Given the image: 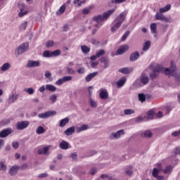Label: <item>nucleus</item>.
<instances>
[{
    "mask_svg": "<svg viewBox=\"0 0 180 180\" xmlns=\"http://www.w3.org/2000/svg\"><path fill=\"white\" fill-rule=\"evenodd\" d=\"M27 169V163H23L20 165V169Z\"/></svg>",
    "mask_w": 180,
    "mask_h": 180,
    "instance_id": "nucleus-59",
    "label": "nucleus"
},
{
    "mask_svg": "<svg viewBox=\"0 0 180 180\" xmlns=\"http://www.w3.org/2000/svg\"><path fill=\"white\" fill-rule=\"evenodd\" d=\"M67 73L69 75H72L74 74H75V70H74V69L70 68V67H68L67 68Z\"/></svg>",
    "mask_w": 180,
    "mask_h": 180,
    "instance_id": "nucleus-48",
    "label": "nucleus"
},
{
    "mask_svg": "<svg viewBox=\"0 0 180 180\" xmlns=\"http://www.w3.org/2000/svg\"><path fill=\"white\" fill-rule=\"evenodd\" d=\"M65 4L61 6L59 8V11L56 12V15H62V13H64V12H65Z\"/></svg>",
    "mask_w": 180,
    "mask_h": 180,
    "instance_id": "nucleus-38",
    "label": "nucleus"
},
{
    "mask_svg": "<svg viewBox=\"0 0 180 180\" xmlns=\"http://www.w3.org/2000/svg\"><path fill=\"white\" fill-rule=\"evenodd\" d=\"M179 134H180L179 131H175L172 133V137H178V136H179Z\"/></svg>",
    "mask_w": 180,
    "mask_h": 180,
    "instance_id": "nucleus-63",
    "label": "nucleus"
},
{
    "mask_svg": "<svg viewBox=\"0 0 180 180\" xmlns=\"http://www.w3.org/2000/svg\"><path fill=\"white\" fill-rule=\"evenodd\" d=\"M115 11H116V9L112 8L110 10H108L107 12L104 13L103 15H95L93 17L92 20H94V22H96V23L105 22V20L109 19V18L110 17V15H113V13H115Z\"/></svg>",
    "mask_w": 180,
    "mask_h": 180,
    "instance_id": "nucleus-1",
    "label": "nucleus"
},
{
    "mask_svg": "<svg viewBox=\"0 0 180 180\" xmlns=\"http://www.w3.org/2000/svg\"><path fill=\"white\" fill-rule=\"evenodd\" d=\"M153 72H156V74H158V72H162L164 71V68L161 66H155L153 68Z\"/></svg>",
    "mask_w": 180,
    "mask_h": 180,
    "instance_id": "nucleus-35",
    "label": "nucleus"
},
{
    "mask_svg": "<svg viewBox=\"0 0 180 180\" xmlns=\"http://www.w3.org/2000/svg\"><path fill=\"white\" fill-rule=\"evenodd\" d=\"M34 67H40V61L39 60H28L26 68H33Z\"/></svg>",
    "mask_w": 180,
    "mask_h": 180,
    "instance_id": "nucleus-7",
    "label": "nucleus"
},
{
    "mask_svg": "<svg viewBox=\"0 0 180 180\" xmlns=\"http://www.w3.org/2000/svg\"><path fill=\"white\" fill-rule=\"evenodd\" d=\"M49 150H50V146H45L43 148V149H39L37 150V153L39 154V155H41V154L49 155Z\"/></svg>",
    "mask_w": 180,
    "mask_h": 180,
    "instance_id": "nucleus-14",
    "label": "nucleus"
},
{
    "mask_svg": "<svg viewBox=\"0 0 180 180\" xmlns=\"http://www.w3.org/2000/svg\"><path fill=\"white\" fill-rule=\"evenodd\" d=\"M172 169H174V167L172 165H167L162 171L165 174H171L172 172Z\"/></svg>",
    "mask_w": 180,
    "mask_h": 180,
    "instance_id": "nucleus-28",
    "label": "nucleus"
},
{
    "mask_svg": "<svg viewBox=\"0 0 180 180\" xmlns=\"http://www.w3.org/2000/svg\"><path fill=\"white\" fill-rule=\"evenodd\" d=\"M46 91H50V92H56V91H57V87L53 84H46Z\"/></svg>",
    "mask_w": 180,
    "mask_h": 180,
    "instance_id": "nucleus-27",
    "label": "nucleus"
},
{
    "mask_svg": "<svg viewBox=\"0 0 180 180\" xmlns=\"http://www.w3.org/2000/svg\"><path fill=\"white\" fill-rule=\"evenodd\" d=\"M99 97L103 101H106V99L109 98V93L108 90H101L99 93Z\"/></svg>",
    "mask_w": 180,
    "mask_h": 180,
    "instance_id": "nucleus-13",
    "label": "nucleus"
},
{
    "mask_svg": "<svg viewBox=\"0 0 180 180\" xmlns=\"http://www.w3.org/2000/svg\"><path fill=\"white\" fill-rule=\"evenodd\" d=\"M124 115H133L134 113V110L133 109H126L124 110Z\"/></svg>",
    "mask_w": 180,
    "mask_h": 180,
    "instance_id": "nucleus-47",
    "label": "nucleus"
},
{
    "mask_svg": "<svg viewBox=\"0 0 180 180\" xmlns=\"http://www.w3.org/2000/svg\"><path fill=\"white\" fill-rule=\"evenodd\" d=\"M89 12H91L89 8H84L82 10L83 15H88V13H89Z\"/></svg>",
    "mask_w": 180,
    "mask_h": 180,
    "instance_id": "nucleus-62",
    "label": "nucleus"
},
{
    "mask_svg": "<svg viewBox=\"0 0 180 180\" xmlns=\"http://www.w3.org/2000/svg\"><path fill=\"white\" fill-rule=\"evenodd\" d=\"M171 9V4H167L165 7L160 8V12L164 13L165 12H168Z\"/></svg>",
    "mask_w": 180,
    "mask_h": 180,
    "instance_id": "nucleus-34",
    "label": "nucleus"
},
{
    "mask_svg": "<svg viewBox=\"0 0 180 180\" xmlns=\"http://www.w3.org/2000/svg\"><path fill=\"white\" fill-rule=\"evenodd\" d=\"M127 11H124L118 15L117 19H119V20L123 23V22H124V20L126 19V17L127 16Z\"/></svg>",
    "mask_w": 180,
    "mask_h": 180,
    "instance_id": "nucleus-21",
    "label": "nucleus"
},
{
    "mask_svg": "<svg viewBox=\"0 0 180 180\" xmlns=\"http://www.w3.org/2000/svg\"><path fill=\"white\" fill-rule=\"evenodd\" d=\"M123 136L124 135V129H120L119 131H117V132H112L111 134H110V137L112 139H120V136Z\"/></svg>",
    "mask_w": 180,
    "mask_h": 180,
    "instance_id": "nucleus-11",
    "label": "nucleus"
},
{
    "mask_svg": "<svg viewBox=\"0 0 180 180\" xmlns=\"http://www.w3.org/2000/svg\"><path fill=\"white\" fill-rule=\"evenodd\" d=\"M81 50L84 54H88L91 51V48L86 46V45L81 46Z\"/></svg>",
    "mask_w": 180,
    "mask_h": 180,
    "instance_id": "nucleus-31",
    "label": "nucleus"
},
{
    "mask_svg": "<svg viewBox=\"0 0 180 180\" xmlns=\"http://www.w3.org/2000/svg\"><path fill=\"white\" fill-rule=\"evenodd\" d=\"M90 106L91 108H98V103L95 101V100L92 99V98H89Z\"/></svg>",
    "mask_w": 180,
    "mask_h": 180,
    "instance_id": "nucleus-37",
    "label": "nucleus"
},
{
    "mask_svg": "<svg viewBox=\"0 0 180 180\" xmlns=\"http://www.w3.org/2000/svg\"><path fill=\"white\" fill-rule=\"evenodd\" d=\"M12 147L15 149L19 148V143L18 142H13Z\"/></svg>",
    "mask_w": 180,
    "mask_h": 180,
    "instance_id": "nucleus-61",
    "label": "nucleus"
},
{
    "mask_svg": "<svg viewBox=\"0 0 180 180\" xmlns=\"http://www.w3.org/2000/svg\"><path fill=\"white\" fill-rule=\"evenodd\" d=\"M141 136L143 137V139H150V137L153 136V133L151 132V131L147 130L145 132L141 133Z\"/></svg>",
    "mask_w": 180,
    "mask_h": 180,
    "instance_id": "nucleus-23",
    "label": "nucleus"
},
{
    "mask_svg": "<svg viewBox=\"0 0 180 180\" xmlns=\"http://www.w3.org/2000/svg\"><path fill=\"white\" fill-rule=\"evenodd\" d=\"M98 75V72H94L92 73L89 74L86 77H85V81L86 82H91V80L94 79L95 77Z\"/></svg>",
    "mask_w": 180,
    "mask_h": 180,
    "instance_id": "nucleus-15",
    "label": "nucleus"
},
{
    "mask_svg": "<svg viewBox=\"0 0 180 180\" xmlns=\"http://www.w3.org/2000/svg\"><path fill=\"white\" fill-rule=\"evenodd\" d=\"M89 129V125L88 124H82L81 127H77L76 129V132L77 133H81V131H84L85 130H88Z\"/></svg>",
    "mask_w": 180,
    "mask_h": 180,
    "instance_id": "nucleus-22",
    "label": "nucleus"
},
{
    "mask_svg": "<svg viewBox=\"0 0 180 180\" xmlns=\"http://www.w3.org/2000/svg\"><path fill=\"white\" fill-rule=\"evenodd\" d=\"M61 54V51L60 49H57L54 51H52V57H58Z\"/></svg>",
    "mask_w": 180,
    "mask_h": 180,
    "instance_id": "nucleus-45",
    "label": "nucleus"
},
{
    "mask_svg": "<svg viewBox=\"0 0 180 180\" xmlns=\"http://www.w3.org/2000/svg\"><path fill=\"white\" fill-rule=\"evenodd\" d=\"M25 91L29 94V95H33L34 94V89L33 88L30 87L25 90Z\"/></svg>",
    "mask_w": 180,
    "mask_h": 180,
    "instance_id": "nucleus-53",
    "label": "nucleus"
},
{
    "mask_svg": "<svg viewBox=\"0 0 180 180\" xmlns=\"http://www.w3.org/2000/svg\"><path fill=\"white\" fill-rule=\"evenodd\" d=\"M148 77L146 76V75H141L140 77V82L142 86L147 85L148 84Z\"/></svg>",
    "mask_w": 180,
    "mask_h": 180,
    "instance_id": "nucleus-17",
    "label": "nucleus"
},
{
    "mask_svg": "<svg viewBox=\"0 0 180 180\" xmlns=\"http://www.w3.org/2000/svg\"><path fill=\"white\" fill-rule=\"evenodd\" d=\"M124 84H126V77H122L117 82V88H122Z\"/></svg>",
    "mask_w": 180,
    "mask_h": 180,
    "instance_id": "nucleus-26",
    "label": "nucleus"
},
{
    "mask_svg": "<svg viewBox=\"0 0 180 180\" xmlns=\"http://www.w3.org/2000/svg\"><path fill=\"white\" fill-rule=\"evenodd\" d=\"M12 129L11 128H7L3 129L1 131H0V139H5L9 136V134H12Z\"/></svg>",
    "mask_w": 180,
    "mask_h": 180,
    "instance_id": "nucleus-6",
    "label": "nucleus"
},
{
    "mask_svg": "<svg viewBox=\"0 0 180 180\" xmlns=\"http://www.w3.org/2000/svg\"><path fill=\"white\" fill-rule=\"evenodd\" d=\"M174 154H175V155H179V154H180V148H175Z\"/></svg>",
    "mask_w": 180,
    "mask_h": 180,
    "instance_id": "nucleus-64",
    "label": "nucleus"
},
{
    "mask_svg": "<svg viewBox=\"0 0 180 180\" xmlns=\"http://www.w3.org/2000/svg\"><path fill=\"white\" fill-rule=\"evenodd\" d=\"M151 46V41H147L144 43L143 46L142 48L143 51H147L148 49Z\"/></svg>",
    "mask_w": 180,
    "mask_h": 180,
    "instance_id": "nucleus-30",
    "label": "nucleus"
},
{
    "mask_svg": "<svg viewBox=\"0 0 180 180\" xmlns=\"http://www.w3.org/2000/svg\"><path fill=\"white\" fill-rule=\"evenodd\" d=\"M123 22H122V21H120V20H118L115 24V27L116 28V29H119V27H120V26H122V24Z\"/></svg>",
    "mask_w": 180,
    "mask_h": 180,
    "instance_id": "nucleus-58",
    "label": "nucleus"
},
{
    "mask_svg": "<svg viewBox=\"0 0 180 180\" xmlns=\"http://www.w3.org/2000/svg\"><path fill=\"white\" fill-rule=\"evenodd\" d=\"M150 32L153 34L157 33V23L153 22L150 24Z\"/></svg>",
    "mask_w": 180,
    "mask_h": 180,
    "instance_id": "nucleus-36",
    "label": "nucleus"
},
{
    "mask_svg": "<svg viewBox=\"0 0 180 180\" xmlns=\"http://www.w3.org/2000/svg\"><path fill=\"white\" fill-rule=\"evenodd\" d=\"M18 96H19L18 94H13L8 98V103H13V102H15V101H16V99H18Z\"/></svg>",
    "mask_w": 180,
    "mask_h": 180,
    "instance_id": "nucleus-33",
    "label": "nucleus"
},
{
    "mask_svg": "<svg viewBox=\"0 0 180 180\" xmlns=\"http://www.w3.org/2000/svg\"><path fill=\"white\" fill-rule=\"evenodd\" d=\"M29 49V43L25 42L20 44L18 48L15 49V56H22L23 53H26Z\"/></svg>",
    "mask_w": 180,
    "mask_h": 180,
    "instance_id": "nucleus-3",
    "label": "nucleus"
},
{
    "mask_svg": "<svg viewBox=\"0 0 180 180\" xmlns=\"http://www.w3.org/2000/svg\"><path fill=\"white\" fill-rule=\"evenodd\" d=\"M155 19L156 20H161L162 22H165L166 23H168V22H169V20L165 18L164 14H162V13L161 12L157 13L155 14Z\"/></svg>",
    "mask_w": 180,
    "mask_h": 180,
    "instance_id": "nucleus-8",
    "label": "nucleus"
},
{
    "mask_svg": "<svg viewBox=\"0 0 180 180\" xmlns=\"http://www.w3.org/2000/svg\"><path fill=\"white\" fill-rule=\"evenodd\" d=\"M119 72H121L122 74H130V72H133V68H123L119 69Z\"/></svg>",
    "mask_w": 180,
    "mask_h": 180,
    "instance_id": "nucleus-20",
    "label": "nucleus"
},
{
    "mask_svg": "<svg viewBox=\"0 0 180 180\" xmlns=\"http://www.w3.org/2000/svg\"><path fill=\"white\" fill-rule=\"evenodd\" d=\"M125 173L128 176H131L133 175V167L131 166H128L125 169Z\"/></svg>",
    "mask_w": 180,
    "mask_h": 180,
    "instance_id": "nucleus-29",
    "label": "nucleus"
},
{
    "mask_svg": "<svg viewBox=\"0 0 180 180\" xmlns=\"http://www.w3.org/2000/svg\"><path fill=\"white\" fill-rule=\"evenodd\" d=\"M49 174L47 173H42L38 175V178H47Z\"/></svg>",
    "mask_w": 180,
    "mask_h": 180,
    "instance_id": "nucleus-60",
    "label": "nucleus"
},
{
    "mask_svg": "<svg viewBox=\"0 0 180 180\" xmlns=\"http://www.w3.org/2000/svg\"><path fill=\"white\" fill-rule=\"evenodd\" d=\"M56 115H57L56 111L50 110L39 114L38 117H39V119H47L49 117H51V116H56Z\"/></svg>",
    "mask_w": 180,
    "mask_h": 180,
    "instance_id": "nucleus-4",
    "label": "nucleus"
},
{
    "mask_svg": "<svg viewBox=\"0 0 180 180\" xmlns=\"http://www.w3.org/2000/svg\"><path fill=\"white\" fill-rule=\"evenodd\" d=\"M0 171H6V166L3 162H0Z\"/></svg>",
    "mask_w": 180,
    "mask_h": 180,
    "instance_id": "nucleus-55",
    "label": "nucleus"
},
{
    "mask_svg": "<svg viewBox=\"0 0 180 180\" xmlns=\"http://www.w3.org/2000/svg\"><path fill=\"white\" fill-rule=\"evenodd\" d=\"M160 174V171L157 168H154L152 172V175L154 176V178H156V176Z\"/></svg>",
    "mask_w": 180,
    "mask_h": 180,
    "instance_id": "nucleus-49",
    "label": "nucleus"
},
{
    "mask_svg": "<svg viewBox=\"0 0 180 180\" xmlns=\"http://www.w3.org/2000/svg\"><path fill=\"white\" fill-rule=\"evenodd\" d=\"M105 50L101 49L96 53V56L97 58H99V57H102V56H105Z\"/></svg>",
    "mask_w": 180,
    "mask_h": 180,
    "instance_id": "nucleus-44",
    "label": "nucleus"
},
{
    "mask_svg": "<svg viewBox=\"0 0 180 180\" xmlns=\"http://www.w3.org/2000/svg\"><path fill=\"white\" fill-rule=\"evenodd\" d=\"M129 50V45L125 44L124 46H121L116 51L117 56H122V54H124V52Z\"/></svg>",
    "mask_w": 180,
    "mask_h": 180,
    "instance_id": "nucleus-9",
    "label": "nucleus"
},
{
    "mask_svg": "<svg viewBox=\"0 0 180 180\" xmlns=\"http://www.w3.org/2000/svg\"><path fill=\"white\" fill-rule=\"evenodd\" d=\"M20 169V166L14 165L9 169L8 174H10L11 176H14V175H16V174H18V171H19Z\"/></svg>",
    "mask_w": 180,
    "mask_h": 180,
    "instance_id": "nucleus-12",
    "label": "nucleus"
},
{
    "mask_svg": "<svg viewBox=\"0 0 180 180\" xmlns=\"http://www.w3.org/2000/svg\"><path fill=\"white\" fill-rule=\"evenodd\" d=\"M110 2L116 5L117 4H123V2H126V0H111Z\"/></svg>",
    "mask_w": 180,
    "mask_h": 180,
    "instance_id": "nucleus-51",
    "label": "nucleus"
},
{
    "mask_svg": "<svg viewBox=\"0 0 180 180\" xmlns=\"http://www.w3.org/2000/svg\"><path fill=\"white\" fill-rule=\"evenodd\" d=\"M77 72H78L80 75L85 74V68L80 67L77 70Z\"/></svg>",
    "mask_w": 180,
    "mask_h": 180,
    "instance_id": "nucleus-54",
    "label": "nucleus"
},
{
    "mask_svg": "<svg viewBox=\"0 0 180 180\" xmlns=\"http://www.w3.org/2000/svg\"><path fill=\"white\" fill-rule=\"evenodd\" d=\"M130 34V31H127L122 36L121 40L122 41H124V40H126V39H127V37H129V35Z\"/></svg>",
    "mask_w": 180,
    "mask_h": 180,
    "instance_id": "nucleus-50",
    "label": "nucleus"
},
{
    "mask_svg": "<svg viewBox=\"0 0 180 180\" xmlns=\"http://www.w3.org/2000/svg\"><path fill=\"white\" fill-rule=\"evenodd\" d=\"M64 82H68V81H71L72 79V76H65L63 77Z\"/></svg>",
    "mask_w": 180,
    "mask_h": 180,
    "instance_id": "nucleus-57",
    "label": "nucleus"
},
{
    "mask_svg": "<svg viewBox=\"0 0 180 180\" xmlns=\"http://www.w3.org/2000/svg\"><path fill=\"white\" fill-rule=\"evenodd\" d=\"M49 99L51 103H56V102H57V95L56 94L51 95L49 97Z\"/></svg>",
    "mask_w": 180,
    "mask_h": 180,
    "instance_id": "nucleus-43",
    "label": "nucleus"
},
{
    "mask_svg": "<svg viewBox=\"0 0 180 180\" xmlns=\"http://www.w3.org/2000/svg\"><path fill=\"white\" fill-rule=\"evenodd\" d=\"M65 136H72L75 133V127H70L65 131Z\"/></svg>",
    "mask_w": 180,
    "mask_h": 180,
    "instance_id": "nucleus-19",
    "label": "nucleus"
},
{
    "mask_svg": "<svg viewBox=\"0 0 180 180\" xmlns=\"http://www.w3.org/2000/svg\"><path fill=\"white\" fill-rule=\"evenodd\" d=\"M9 68H11V63H6L3 64V65L1 68V71L5 72V71H8V70H9Z\"/></svg>",
    "mask_w": 180,
    "mask_h": 180,
    "instance_id": "nucleus-32",
    "label": "nucleus"
},
{
    "mask_svg": "<svg viewBox=\"0 0 180 180\" xmlns=\"http://www.w3.org/2000/svg\"><path fill=\"white\" fill-rule=\"evenodd\" d=\"M53 46H54V41L52 40L48 41L46 43V46L48 48L53 47Z\"/></svg>",
    "mask_w": 180,
    "mask_h": 180,
    "instance_id": "nucleus-52",
    "label": "nucleus"
},
{
    "mask_svg": "<svg viewBox=\"0 0 180 180\" xmlns=\"http://www.w3.org/2000/svg\"><path fill=\"white\" fill-rule=\"evenodd\" d=\"M165 75H171L174 77L176 81V86H180V72H176L175 70H171V68H167L165 70Z\"/></svg>",
    "mask_w": 180,
    "mask_h": 180,
    "instance_id": "nucleus-2",
    "label": "nucleus"
},
{
    "mask_svg": "<svg viewBox=\"0 0 180 180\" xmlns=\"http://www.w3.org/2000/svg\"><path fill=\"white\" fill-rule=\"evenodd\" d=\"M26 27H27V21H25L20 25V30H26Z\"/></svg>",
    "mask_w": 180,
    "mask_h": 180,
    "instance_id": "nucleus-46",
    "label": "nucleus"
},
{
    "mask_svg": "<svg viewBox=\"0 0 180 180\" xmlns=\"http://www.w3.org/2000/svg\"><path fill=\"white\" fill-rule=\"evenodd\" d=\"M70 122V118L65 117L61 120L59 122L60 127H65V124H67Z\"/></svg>",
    "mask_w": 180,
    "mask_h": 180,
    "instance_id": "nucleus-25",
    "label": "nucleus"
},
{
    "mask_svg": "<svg viewBox=\"0 0 180 180\" xmlns=\"http://www.w3.org/2000/svg\"><path fill=\"white\" fill-rule=\"evenodd\" d=\"M70 146V143L65 141H63L60 145L59 147L61 148V150H68V147Z\"/></svg>",
    "mask_w": 180,
    "mask_h": 180,
    "instance_id": "nucleus-24",
    "label": "nucleus"
},
{
    "mask_svg": "<svg viewBox=\"0 0 180 180\" xmlns=\"http://www.w3.org/2000/svg\"><path fill=\"white\" fill-rule=\"evenodd\" d=\"M154 113H155V112H154V110H149V111H148V112H146V115H147V116H148V119L149 120H152L153 116H154Z\"/></svg>",
    "mask_w": 180,
    "mask_h": 180,
    "instance_id": "nucleus-39",
    "label": "nucleus"
},
{
    "mask_svg": "<svg viewBox=\"0 0 180 180\" xmlns=\"http://www.w3.org/2000/svg\"><path fill=\"white\" fill-rule=\"evenodd\" d=\"M101 63H103L104 68H108L109 67V63H110L109 58L103 56L100 58Z\"/></svg>",
    "mask_w": 180,
    "mask_h": 180,
    "instance_id": "nucleus-16",
    "label": "nucleus"
},
{
    "mask_svg": "<svg viewBox=\"0 0 180 180\" xmlns=\"http://www.w3.org/2000/svg\"><path fill=\"white\" fill-rule=\"evenodd\" d=\"M138 97H139V101L140 102H146V95L144 94H139L138 95Z\"/></svg>",
    "mask_w": 180,
    "mask_h": 180,
    "instance_id": "nucleus-42",
    "label": "nucleus"
},
{
    "mask_svg": "<svg viewBox=\"0 0 180 180\" xmlns=\"http://www.w3.org/2000/svg\"><path fill=\"white\" fill-rule=\"evenodd\" d=\"M29 124H30V122L29 121L18 122L16 124V129L17 130H25V129L27 128Z\"/></svg>",
    "mask_w": 180,
    "mask_h": 180,
    "instance_id": "nucleus-5",
    "label": "nucleus"
},
{
    "mask_svg": "<svg viewBox=\"0 0 180 180\" xmlns=\"http://www.w3.org/2000/svg\"><path fill=\"white\" fill-rule=\"evenodd\" d=\"M43 56H44V57H46L49 58L50 57H53V53L50 51H44L43 52Z\"/></svg>",
    "mask_w": 180,
    "mask_h": 180,
    "instance_id": "nucleus-41",
    "label": "nucleus"
},
{
    "mask_svg": "<svg viewBox=\"0 0 180 180\" xmlns=\"http://www.w3.org/2000/svg\"><path fill=\"white\" fill-rule=\"evenodd\" d=\"M64 82V79L60 78L56 82V85H63Z\"/></svg>",
    "mask_w": 180,
    "mask_h": 180,
    "instance_id": "nucleus-56",
    "label": "nucleus"
},
{
    "mask_svg": "<svg viewBox=\"0 0 180 180\" xmlns=\"http://www.w3.org/2000/svg\"><path fill=\"white\" fill-rule=\"evenodd\" d=\"M44 131H45L44 128L41 126L38 127L36 130L37 134H43Z\"/></svg>",
    "mask_w": 180,
    "mask_h": 180,
    "instance_id": "nucleus-40",
    "label": "nucleus"
},
{
    "mask_svg": "<svg viewBox=\"0 0 180 180\" xmlns=\"http://www.w3.org/2000/svg\"><path fill=\"white\" fill-rule=\"evenodd\" d=\"M139 58H140V53H139V51H134L129 56V61L131 63H134V61H137Z\"/></svg>",
    "mask_w": 180,
    "mask_h": 180,
    "instance_id": "nucleus-10",
    "label": "nucleus"
},
{
    "mask_svg": "<svg viewBox=\"0 0 180 180\" xmlns=\"http://www.w3.org/2000/svg\"><path fill=\"white\" fill-rule=\"evenodd\" d=\"M25 4H22L20 8V12L18 13L19 18H23L25 15H27L28 11H25Z\"/></svg>",
    "mask_w": 180,
    "mask_h": 180,
    "instance_id": "nucleus-18",
    "label": "nucleus"
}]
</instances>
